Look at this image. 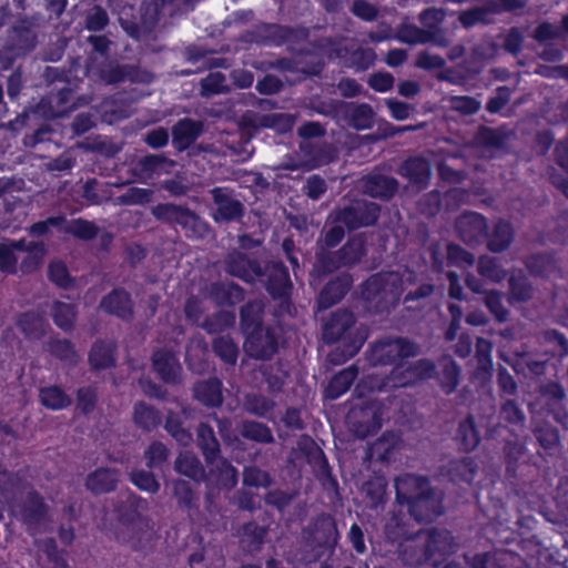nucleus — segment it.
<instances>
[{"mask_svg": "<svg viewBox=\"0 0 568 568\" xmlns=\"http://www.w3.org/2000/svg\"><path fill=\"white\" fill-rule=\"evenodd\" d=\"M395 499L417 523H433L443 515V498L424 475L405 473L395 479Z\"/></svg>", "mask_w": 568, "mask_h": 568, "instance_id": "f257e3e1", "label": "nucleus"}, {"mask_svg": "<svg viewBox=\"0 0 568 568\" xmlns=\"http://www.w3.org/2000/svg\"><path fill=\"white\" fill-rule=\"evenodd\" d=\"M322 341L325 345L338 344L329 354L331 362L341 365L358 354L365 335L356 327V316L348 308H337L322 324Z\"/></svg>", "mask_w": 568, "mask_h": 568, "instance_id": "f03ea898", "label": "nucleus"}, {"mask_svg": "<svg viewBox=\"0 0 568 568\" xmlns=\"http://www.w3.org/2000/svg\"><path fill=\"white\" fill-rule=\"evenodd\" d=\"M37 26L27 16L17 18L7 29L0 48V71L10 70L18 59L33 52L38 45Z\"/></svg>", "mask_w": 568, "mask_h": 568, "instance_id": "7ed1b4c3", "label": "nucleus"}, {"mask_svg": "<svg viewBox=\"0 0 568 568\" xmlns=\"http://www.w3.org/2000/svg\"><path fill=\"white\" fill-rule=\"evenodd\" d=\"M366 255V244L362 236L349 237L336 251L317 250L310 276L313 282H322L327 275L342 267H353Z\"/></svg>", "mask_w": 568, "mask_h": 568, "instance_id": "20e7f679", "label": "nucleus"}, {"mask_svg": "<svg viewBox=\"0 0 568 568\" xmlns=\"http://www.w3.org/2000/svg\"><path fill=\"white\" fill-rule=\"evenodd\" d=\"M155 220L179 225L189 239H204L210 231V225L194 211L174 203H159L152 207Z\"/></svg>", "mask_w": 568, "mask_h": 568, "instance_id": "39448f33", "label": "nucleus"}, {"mask_svg": "<svg viewBox=\"0 0 568 568\" xmlns=\"http://www.w3.org/2000/svg\"><path fill=\"white\" fill-rule=\"evenodd\" d=\"M381 215V205L362 199H355L337 205L328 215V221L342 223L347 231H356L376 224Z\"/></svg>", "mask_w": 568, "mask_h": 568, "instance_id": "423d86ee", "label": "nucleus"}, {"mask_svg": "<svg viewBox=\"0 0 568 568\" xmlns=\"http://www.w3.org/2000/svg\"><path fill=\"white\" fill-rule=\"evenodd\" d=\"M346 424L359 439L374 436L383 425V405L375 399H362L349 408Z\"/></svg>", "mask_w": 568, "mask_h": 568, "instance_id": "0eeeda50", "label": "nucleus"}, {"mask_svg": "<svg viewBox=\"0 0 568 568\" xmlns=\"http://www.w3.org/2000/svg\"><path fill=\"white\" fill-rule=\"evenodd\" d=\"M455 230L462 242L468 246L486 243L491 253H497V225L494 226L489 237L487 220L484 215L467 211L455 221Z\"/></svg>", "mask_w": 568, "mask_h": 568, "instance_id": "6e6552de", "label": "nucleus"}, {"mask_svg": "<svg viewBox=\"0 0 568 568\" xmlns=\"http://www.w3.org/2000/svg\"><path fill=\"white\" fill-rule=\"evenodd\" d=\"M325 41L328 57L338 59L345 68L363 72L375 64L376 53L372 48H363L354 42L346 43L332 38Z\"/></svg>", "mask_w": 568, "mask_h": 568, "instance_id": "1a4fd4ad", "label": "nucleus"}, {"mask_svg": "<svg viewBox=\"0 0 568 568\" xmlns=\"http://www.w3.org/2000/svg\"><path fill=\"white\" fill-rule=\"evenodd\" d=\"M282 329L267 325L244 336V351L250 358L270 361L278 353Z\"/></svg>", "mask_w": 568, "mask_h": 568, "instance_id": "9d476101", "label": "nucleus"}, {"mask_svg": "<svg viewBox=\"0 0 568 568\" xmlns=\"http://www.w3.org/2000/svg\"><path fill=\"white\" fill-rule=\"evenodd\" d=\"M417 354V345L406 337L385 338L372 347V361L375 365H398L400 361Z\"/></svg>", "mask_w": 568, "mask_h": 568, "instance_id": "9b49d317", "label": "nucleus"}, {"mask_svg": "<svg viewBox=\"0 0 568 568\" xmlns=\"http://www.w3.org/2000/svg\"><path fill=\"white\" fill-rule=\"evenodd\" d=\"M266 281L265 291L274 301L290 302L293 291L290 272L281 260L268 261L264 267Z\"/></svg>", "mask_w": 568, "mask_h": 568, "instance_id": "f8f14e48", "label": "nucleus"}, {"mask_svg": "<svg viewBox=\"0 0 568 568\" xmlns=\"http://www.w3.org/2000/svg\"><path fill=\"white\" fill-rule=\"evenodd\" d=\"M300 450L306 458V462L312 466L316 478L327 488L337 489L338 481L333 475L328 459L323 449L316 444V442L306 436L305 439L298 444Z\"/></svg>", "mask_w": 568, "mask_h": 568, "instance_id": "ddd939ff", "label": "nucleus"}, {"mask_svg": "<svg viewBox=\"0 0 568 568\" xmlns=\"http://www.w3.org/2000/svg\"><path fill=\"white\" fill-rule=\"evenodd\" d=\"M215 209L212 219L215 223H231L241 221L245 215L244 204L232 196L226 187L215 186L210 191Z\"/></svg>", "mask_w": 568, "mask_h": 568, "instance_id": "4468645a", "label": "nucleus"}, {"mask_svg": "<svg viewBox=\"0 0 568 568\" xmlns=\"http://www.w3.org/2000/svg\"><path fill=\"white\" fill-rule=\"evenodd\" d=\"M18 509L19 520L26 527L27 532L32 536L47 518L49 505L39 491L30 489L18 505Z\"/></svg>", "mask_w": 568, "mask_h": 568, "instance_id": "2eb2a0df", "label": "nucleus"}, {"mask_svg": "<svg viewBox=\"0 0 568 568\" xmlns=\"http://www.w3.org/2000/svg\"><path fill=\"white\" fill-rule=\"evenodd\" d=\"M224 271L244 283L253 284L265 276L262 264L256 258H250L241 251L230 252L224 258Z\"/></svg>", "mask_w": 568, "mask_h": 568, "instance_id": "dca6fc26", "label": "nucleus"}, {"mask_svg": "<svg viewBox=\"0 0 568 568\" xmlns=\"http://www.w3.org/2000/svg\"><path fill=\"white\" fill-rule=\"evenodd\" d=\"M250 41L264 47H282L296 38V30L290 26L260 22L248 31Z\"/></svg>", "mask_w": 568, "mask_h": 568, "instance_id": "f3484780", "label": "nucleus"}, {"mask_svg": "<svg viewBox=\"0 0 568 568\" xmlns=\"http://www.w3.org/2000/svg\"><path fill=\"white\" fill-rule=\"evenodd\" d=\"M354 278L351 273L342 272L329 278L318 292L315 300V311H326L344 300L351 291Z\"/></svg>", "mask_w": 568, "mask_h": 568, "instance_id": "a211bd4d", "label": "nucleus"}, {"mask_svg": "<svg viewBox=\"0 0 568 568\" xmlns=\"http://www.w3.org/2000/svg\"><path fill=\"white\" fill-rule=\"evenodd\" d=\"M151 364L158 377L168 385L181 383L182 365L179 356L166 347L158 348L152 353Z\"/></svg>", "mask_w": 568, "mask_h": 568, "instance_id": "6ab92c4d", "label": "nucleus"}, {"mask_svg": "<svg viewBox=\"0 0 568 568\" xmlns=\"http://www.w3.org/2000/svg\"><path fill=\"white\" fill-rule=\"evenodd\" d=\"M246 291L232 281H214L207 286L206 296L216 306L234 307L245 300Z\"/></svg>", "mask_w": 568, "mask_h": 568, "instance_id": "aec40b11", "label": "nucleus"}, {"mask_svg": "<svg viewBox=\"0 0 568 568\" xmlns=\"http://www.w3.org/2000/svg\"><path fill=\"white\" fill-rule=\"evenodd\" d=\"M100 308L109 315L129 322L133 317L134 303L128 291L115 287L101 298Z\"/></svg>", "mask_w": 568, "mask_h": 568, "instance_id": "412c9836", "label": "nucleus"}, {"mask_svg": "<svg viewBox=\"0 0 568 568\" xmlns=\"http://www.w3.org/2000/svg\"><path fill=\"white\" fill-rule=\"evenodd\" d=\"M120 481V471L111 467H98L84 479V487L92 495H105L114 491Z\"/></svg>", "mask_w": 568, "mask_h": 568, "instance_id": "4be33fe9", "label": "nucleus"}, {"mask_svg": "<svg viewBox=\"0 0 568 568\" xmlns=\"http://www.w3.org/2000/svg\"><path fill=\"white\" fill-rule=\"evenodd\" d=\"M525 414L513 400H506L499 407V437H523L525 432Z\"/></svg>", "mask_w": 568, "mask_h": 568, "instance_id": "5701e85b", "label": "nucleus"}, {"mask_svg": "<svg viewBox=\"0 0 568 568\" xmlns=\"http://www.w3.org/2000/svg\"><path fill=\"white\" fill-rule=\"evenodd\" d=\"M172 145L178 152L187 150L202 134L201 121L182 118L172 126Z\"/></svg>", "mask_w": 568, "mask_h": 568, "instance_id": "b1692460", "label": "nucleus"}, {"mask_svg": "<svg viewBox=\"0 0 568 568\" xmlns=\"http://www.w3.org/2000/svg\"><path fill=\"white\" fill-rule=\"evenodd\" d=\"M399 173L419 190H425L432 179V165L424 156H409L402 163Z\"/></svg>", "mask_w": 568, "mask_h": 568, "instance_id": "393cba45", "label": "nucleus"}, {"mask_svg": "<svg viewBox=\"0 0 568 568\" xmlns=\"http://www.w3.org/2000/svg\"><path fill=\"white\" fill-rule=\"evenodd\" d=\"M88 363L91 371L99 372L110 369L116 365V344L113 341L98 338L93 342Z\"/></svg>", "mask_w": 568, "mask_h": 568, "instance_id": "a878e982", "label": "nucleus"}, {"mask_svg": "<svg viewBox=\"0 0 568 568\" xmlns=\"http://www.w3.org/2000/svg\"><path fill=\"white\" fill-rule=\"evenodd\" d=\"M524 265L534 277L549 278L560 272L555 252H538L527 255Z\"/></svg>", "mask_w": 568, "mask_h": 568, "instance_id": "bb28decb", "label": "nucleus"}, {"mask_svg": "<svg viewBox=\"0 0 568 568\" xmlns=\"http://www.w3.org/2000/svg\"><path fill=\"white\" fill-rule=\"evenodd\" d=\"M193 398L207 408L223 404V383L217 377L197 381L193 386Z\"/></svg>", "mask_w": 568, "mask_h": 568, "instance_id": "cd10ccee", "label": "nucleus"}, {"mask_svg": "<svg viewBox=\"0 0 568 568\" xmlns=\"http://www.w3.org/2000/svg\"><path fill=\"white\" fill-rule=\"evenodd\" d=\"M132 423L143 433L150 434L162 425V413L155 406L136 400L132 408Z\"/></svg>", "mask_w": 568, "mask_h": 568, "instance_id": "c85d7f7f", "label": "nucleus"}, {"mask_svg": "<svg viewBox=\"0 0 568 568\" xmlns=\"http://www.w3.org/2000/svg\"><path fill=\"white\" fill-rule=\"evenodd\" d=\"M196 444L206 466H212L221 456V445L211 425L201 422L196 428Z\"/></svg>", "mask_w": 568, "mask_h": 568, "instance_id": "c756f323", "label": "nucleus"}, {"mask_svg": "<svg viewBox=\"0 0 568 568\" xmlns=\"http://www.w3.org/2000/svg\"><path fill=\"white\" fill-rule=\"evenodd\" d=\"M16 325L27 339L40 341L47 334L48 323L44 316L33 310L18 314Z\"/></svg>", "mask_w": 568, "mask_h": 568, "instance_id": "7c9ffc66", "label": "nucleus"}, {"mask_svg": "<svg viewBox=\"0 0 568 568\" xmlns=\"http://www.w3.org/2000/svg\"><path fill=\"white\" fill-rule=\"evenodd\" d=\"M364 191L372 197L389 200L398 190V181L390 175L371 173L364 180Z\"/></svg>", "mask_w": 568, "mask_h": 568, "instance_id": "2f4dec72", "label": "nucleus"}, {"mask_svg": "<svg viewBox=\"0 0 568 568\" xmlns=\"http://www.w3.org/2000/svg\"><path fill=\"white\" fill-rule=\"evenodd\" d=\"M265 304L262 300L247 301L240 308V328L244 336L263 326Z\"/></svg>", "mask_w": 568, "mask_h": 568, "instance_id": "473e14b6", "label": "nucleus"}, {"mask_svg": "<svg viewBox=\"0 0 568 568\" xmlns=\"http://www.w3.org/2000/svg\"><path fill=\"white\" fill-rule=\"evenodd\" d=\"M206 480L220 488L232 489L237 484V469L225 458L220 457L212 466H207Z\"/></svg>", "mask_w": 568, "mask_h": 568, "instance_id": "72a5a7b5", "label": "nucleus"}, {"mask_svg": "<svg viewBox=\"0 0 568 568\" xmlns=\"http://www.w3.org/2000/svg\"><path fill=\"white\" fill-rule=\"evenodd\" d=\"M38 397L40 405L52 412L67 409L72 404L71 396L59 385L40 387Z\"/></svg>", "mask_w": 568, "mask_h": 568, "instance_id": "f704fd0d", "label": "nucleus"}, {"mask_svg": "<svg viewBox=\"0 0 568 568\" xmlns=\"http://www.w3.org/2000/svg\"><path fill=\"white\" fill-rule=\"evenodd\" d=\"M358 376V367L351 365L334 374L325 389L326 397L335 400L348 392Z\"/></svg>", "mask_w": 568, "mask_h": 568, "instance_id": "c9c22d12", "label": "nucleus"}, {"mask_svg": "<svg viewBox=\"0 0 568 568\" xmlns=\"http://www.w3.org/2000/svg\"><path fill=\"white\" fill-rule=\"evenodd\" d=\"M388 275L384 273L372 274L361 285V294L367 303H382L388 292Z\"/></svg>", "mask_w": 568, "mask_h": 568, "instance_id": "e433bc0d", "label": "nucleus"}, {"mask_svg": "<svg viewBox=\"0 0 568 568\" xmlns=\"http://www.w3.org/2000/svg\"><path fill=\"white\" fill-rule=\"evenodd\" d=\"M142 498L130 493L124 500L114 507L116 520L124 527H131L140 520V508Z\"/></svg>", "mask_w": 568, "mask_h": 568, "instance_id": "4c0bfd02", "label": "nucleus"}, {"mask_svg": "<svg viewBox=\"0 0 568 568\" xmlns=\"http://www.w3.org/2000/svg\"><path fill=\"white\" fill-rule=\"evenodd\" d=\"M50 315L54 325L64 333L73 331L78 317V308L74 304L54 301Z\"/></svg>", "mask_w": 568, "mask_h": 568, "instance_id": "58836bf2", "label": "nucleus"}, {"mask_svg": "<svg viewBox=\"0 0 568 568\" xmlns=\"http://www.w3.org/2000/svg\"><path fill=\"white\" fill-rule=\"evenodd\" d=\"M214 355L226 366L234 367L237 364L240 348L232 336L220 335L212 339Z\"/></svg>", "mask_w": 568, "mask_h": 568, "instance_id": "ea45409f", "label": "nucleus"}, {"mask_svg": "<svg viewBox=\"0 0 568 568\" xmlns=\"http://www.w3.org/2000/svg\"><path fill=\"white\" fill-rule=\"evenodd\" d=\"M455 439L459 449L466 453L474 450L479 445L480 435L471 415L459 423Z\"/></svg>", "mask_w": 568, "mask_h": 568, "instance_id": "a19ab883", "label": "nucleus"}, {"mask_svg": "<svg viewBox=\"0 0 568 568\" xmlns=\"http://www.w3.org/2000/svg\"><path fill=\"white\" fill-rule=\"evenodd\" d=\"M50 355L60 362L75 365L79 362V354L75 345L68 338L50 337L47 343Z\"/></svg>", "mask_w": 568, "mask_h": 568, "instance_id": "79ce46f5", "label": "nucleus"}, {"mask_svg": "<svg viewBox=\"0 0 568 568\" xmlns=\"http://www.w3.org/2000/svg\"><path fill=\"white\" fill-rule=\"evenodd\" d=\"M164 429L181 446H187L192 442L191 432L184 427V418L181 413L169 410L165 416Z\"/></svg>", "mask_w": 568, "mask_h": 568, "instance_id": "37998d69", "label": "nucleus"}, {"mask_svg": "<svg viewBox=\"0 0 568 568\" xmlns=\"http://www.w3.org/2000/svg\"><path fill=\"white\" fill-rule=\"evenodd\" d=\"M397 38L400 42L407 44H425L433 42L442 45V41L436 39V32L432 30H425L415 24H405L398 29Z\"/></svg>", "mask_w": 568, "mask_h": 568, "instance_id": "c03bdc74", "label": "nucleus"}, {"mask_svg": "<svg viewBox=\"0 0 568 568\" xmlns=\"http://www.w3.org/2000/svg\"><path fill=\"white\" fill-rule=\"evenodd\" d=\"M555 161L565 171L567 176L560 173H550V182L568 196V140L559 141L555 148Z\"/></svg>", "mask_w": 568, "mask_h": 568, "instance_id": "a18cd8bd", "label": "nucleus"}, {"mask_svg": "<svg viewBox=\"0 0 568 568\" xmlns=\"http://www.w3.org/2000/svg\"><path fill=\"white\" fill-rule=\"evenodd\" d=\"M235 313L233 311L220 310L211 315H207L203 323L202 328L209 334H220L235 325Z\"/></svg>", "mask_w": 568, "mask_h": 568, "instance_id": "49530a36", "label": "nucleus"}, {"mask_svg": "<svg viewBox=\"0 0 568 568\" xmlns=\"http://www.w3.org/2000/svg\"><path fill=\"white\" fill-rule=\"evenodd\" d=\"M465 283L473 293L486 294V306L490 314L497 318V290L487 288L488 281L471 273L466 274Z\"/></svg>", "mask_w": 568, "mask_h": 568, "instance_id": "de8ad7c7", "label": "nucleus"}, {"mask_svg": "<svg viewBox=\"0 0 568 568\" xmlns=\"http://www.w3.org/2000/svg\"><path fill=\"white\" fill-rule=\"evenodd\" d=\"M61 231H63L67 234H71L75 239L82 241H92L99 234V227L95 225V223L82 217L67 221L62 225Z\"/></svg>", "mask_w": 568, "mask_h": 568, "instance_id": "09e8293b", "label": "nucleus"}, {"mask_svg": "<svg viewBox=\"0 0 568 568\" xmlns=\"http://www.w3.org/2000/svg\"><path fill=\"white\" fill-rule=\"evenodd\" d=\"M170 450L160 440H153L144 450L145 465L149 469L163 471L169 466Z\"/></svg>", "mask_w": 568, "mask_h": 568, "instance_id": "8fccbe9b", "label": "nucleus"}, {"mask_svg": "<svg viewBox=\"0 0 568 568\" xmlns=\"http://www.w3.org/2000/svg\"><path fill=\"white\" fill-rule=\"evenodd\" d=\"M240 433L243 438L252 442L261 444H271L274 442L271 428L261 422L244 420L242 423Z\"/></svg>", "mask_w": 568, "mask_h": 568, "instance_id": "3c124183", "label": "nucleus"}, {"mask_svg": "<svg viewBox=\"0 0 568 568\" xmlns=\"http://www.w3.org/2000/svg\"><path fill=\"white\" fill-rule=\"evenodd\" d=\"M513 368L517 374L525 376H541L546 373L547 359L535 358L530 354H520L513 364Z\"/></svg>", "mask_w": 568, "mask_h": 568, "instance_id": "603ef678", "label": "nucleus"}, {"mask_svg": "<svg viewBox=\"0 0 568 568\" xmlns=\"http://www.w3.org/2000/svg\"><path fill=\"white\" fill-rule=\"evenodd\" d=\"M175 469L196 483L206 480L207 473L201 462L194 456H179L175 460Z\"/></svg>", "mask_w": 568, "mask_h": 568, "instance_id": "864d4df0", "label": "nucleus"}, {"mask_svg": "<svg viewBox=\"0 0 568 568\" xmlns=\"http://www.w3.org/2000/svg\"><path fill=\"white\" fill-rule=\"evenodd\" d=\"M173 496L176 499L179 508L183 510L197 509V497L190 481L178 479L173 483Z\"/></svg>", "mask_w": 568, "mask_h": 568, "instance_id": "5fc2aeb1", "label": "nucleus"}, {"mask_svg": "<svg viewBox=\"0 0 568 568\" xmlns=\"http://www.w3.org/2000/svg\"><path fill=\"white\" fill-rule=\"evenodd\" d=\"M261 373L268 393L277 394L283 390L288 373L280 364L266 365Z\"/></svg>", "mask_w": 568, "mask_h": 568, "instance_id": "6e6d98bb", "label": "nucleus"}, {"mask_svg": "<svg viewBox=\"0 0 568 568\" xmlns=\"http://www.w3.org/2000/svg\"><path fill=\"white\" fill-rule=\"evenodd\" d=\"M477 465L470 457H463L449 463L448 473L452 480H460L470 484L474 480Z\"/></svg>", "mask_w": 568, "mask_h": 568, "instance_id": "4d7b16f0", "label": "nucleus"}, {"mask_svg": "<svg viewBox=\"0 0 568 568\" xmlns=\"http://www.w3.org/2000/svg\"><path fill=\"white\" fill-rule=\"evenodd\" d=\"M534 288L529 280L520 271L509 278L510 302H526L532 297Z\"/></svg>", "mask_w": 568, "mask_h": 568, "instance_id": "13d9d810", "label": "nucleus"}, {"mask_svg": "<svg viewBox=\"0 0 568 568\" xmlns=\"http://www.w3.org/2000/svg\"><path fill=\"white\" fill-rule=\"evenodd\" d=\"M266 535L265 528L254 521L246 523L243 526V537L241 542L243 548L250 552L260 551Z\"/></svg>", "mask_w": 568, "mask_h": 568, "instance_id": "bf43d9fd", "label": "nucleus"}, {"mask_svg": "<svg viewBox=\"0 0 568 568\" xmlns=\"http://www.w3.org/2000/svg\"><path fill=\"white\" fill-rule=\"evenodd\" d=\"M412 385L415 384L408 365L404 366L398 364L395 365L389 375L385 377L379 388H402Z\"/></svg>", "mask_w": 568, "mask_h": 568, "instance_id": "052dcab7", "label": "nucleus"}, {"mask_svg": "<svg viewBox=\"0 0 568 568\" xmlns=\"http://www.w3.org/2000/svg\"><path fill=\"white\" fill-rule=\"evenodd\" d=\"M77 409L83 416H89L97 408L99 396L94 386L79 387L75 393Z\"/></svg>", "mask_w": 568, "mask_h": 568, "instance_id": "680f3d73", "label": "nucleus"}, {"mask_svg": "<svg viewBox=\"0 0 568 568\" xmlns=\"http://www.w3.org/2000/svg\"><path fill=\"white\" fill-rule=\"evenodd\" d=\"M48 278L51 283L63 290H69L74 285V278L62 261H52L49 263Z\"/></svg>", "mask_w": 568, "mask_h": 568, "instance_id": "e2e57ef3", "label": "nucleus"}, {"mask_svg": "<svg viewBox=\"0 0 568 568\" xmlns=\"http://www.w3.org/2000/svg\"><path fill=\"white\" fill-rule=\"evenodd\" d=\"M264 128L272 129L281 134L288 133L295 124V116L290 113H271L261 118Z\"/></svg>", "mask_w": 568, "mask_h": 568, "instance_id": "0e129e2a", "label": "nucleus"}, {"mask_svg": "<svg viewBox=\"0 0 568 568\" xmlns=\"http://www.w3.org/2000/svg\"><path fill=\"white\" fill-rule=\"evenodd\" d=\"M460 367L455 361L446 363L438 375L439 385L447 395L454 393L459 384Z\"/></svg>", "mask_w": 568, "mask_h": 568, "instance_id": "69168bd1", "label": "nucleus"}, {"mask_svg": "<svg viewBox=\"0 0 568 568\" xmlns=\"http://www.w3.org/2000/svg\"><path fill=\"white\" fill-rule=\"evenodd\" d=\"M130 481L140 490L156 494L160 490V483L150 470L133 469L129 474Z\"/></svg>", "mask_w": 568, "mask_h": 568, "instance_id": "338daca9", "label": "nucleus"}, {"mask_svg": "<svg viewBox=\"0 0 568 568\" xmlns=\"http://www.w3.org/2000/svg\"><path fill=\"white\" fill-rule=\"evenodd\" d=\"M271 475L256 466H245L243 469V485L251 488H267L272 485Z\"/></svg>", "mask_w": 568, "mask_h": 568, "instance_id": "774afa93", "label": "nucleus"}]
</instances>
